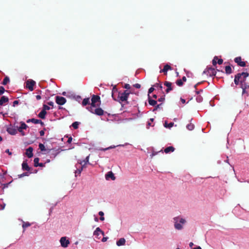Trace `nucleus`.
<instances>
[{
    "label": "nucleus",
    "instance_id": "nucleus-1",
    "mask_svg": "<svg viewBox=\"0 0 249 249\" xmlns=\"http://www.w3.org/2000/svg\"><path fill=\"white\" fill-rule=\"evenodd\" d=\"M111 96L113 99L115 101H118L120 103L123 102L127 101L130 93L127 90H124L123 92L118 91L116 86L113 87L112 89Z\"/></svg>",
    "mask_w": 249,
    "mask_h": 249
},
{
    "label": "nucleus",
    "instance_id": "nucleus-2",
    "mask_svg": "<svg viewBox=\"0 0 249 249\" xmlns=\"http://www.w3.org/2000/svg\"><path fill=\"white\" fill-rule=\"evenodd\" d=\"M174 226L176 230L181 231L183 229V226L186 223V220L180 215L174 217L173 218Z\"/></svg>",
    "mask_w": 249,
    "mask_h": 249
},
{
    "label": "nucleus",
    "instance_id": "nucleus-3",
    "mask_svg": "<svg viewBox=\"0 0 249 249\" xmlns=\"http://www.w3.org/2000/svg\"><path fill=\"white\" fill-rule=\"evenodd\" d=\"M89 156H87L83 161H81L80 162H78L75 164V167L76 168V170L74 172L75 177L80 175L84 165L89 163Z\"/></svg>",
    "mask_w": 249,
    "mask_h": 249
},
{
    "label": "nucleus",
    "instance_id": "nucleus-4",
    "mask_svg": "<svg viewBox=\"0 0 249 249\" xmlns=\"http://www.w3.org/2000/svg\"><path fill=\"white\" fill-rule=\"evenodd\" d=\"M216 71L214 68L210 67H207L203 72V74H206L209 76H213L216 75Z\"/></svg>",
    "mask_w": 249,
    "mask_h": 249
},
{
    "label": "nucleus",
    "instance_id": "nucleus-5",
    "mask_svg": "<svg viewBox=\"0 0 249 249\" xmlns=\"http://www.w3.org/2000/svg\"><path fill=\"white\" fill-rule=\"evenodd\" d=\"M36 82L32 79H28L26 81V88L30 91L34 90V87L36 85Z\"/></svg>",
    "mask_w": 249,
    "mask_h": 249
},
{
    "label": "nucleus",
    "instance_id": "nucleus-6",
    "mask_svg": "<svg viewBox=\"0 0 249 249\" xmlns=\"http://www.w3.org/2000/svg\"><path fill=\"white\" fill-rule=\"evenodd\" d=\"M55 102L58 105L62 106L66 103V99L62 96H56L55 97Z\"/></svg>",
    "mask_w": 249,
    "mask_h": 249
},
{
    "label": "nucleus",
    "instance_id": "nucleus-7",
    "mask_svg": "<svg viewBox=\"0 0 249 249\" xmlns=\"http://www.w3.org/2000/svg\"><path fill=\"white\" fill-rule=\"evenodd\" d=\"M60 242L61 246L63 248H66L70 244V241L66 237H62L60 238Z\"/></svg>",
    "mask_w": 249,
    "mask_h": 249
},
{
    "label": "nucleus",
    "instance_id": "nucleus-8",
    "mask_svg": "<svg viewBox=\"0 0 249 249\" xmlns=\"http://www.w3.org/2000/svg\"><path fill=\"white\" fill-rule=\"evenodd\" d=\"M234 62L237 64L239 66L245 67L246 63L245 61H242L240 56L236 57L234 58Z\"/></svg>",
    "mask_w": 249,
    "mask_h": 249
},
{
    "label": "nucleus",
    "instance_id": "nucleus-9",
    "mask_svg": "<svg viewBox=\"0 0 249 249\" xmlns=\"http://www.w3.org/2000/svg\"><path fill=\"white\" fill-rule=\"evenodd\" d=\"M28 127V126L26 125V124L23 122H21L20 123V125L18 128V130L19 132H20L22 136H24L25 135L24 133L22 131L23 129H26Z\"/></svg>",
    "mask_w": 249,
    "mask_h": 249
},
{
    "label": "nucleus",
    "instance_id": "nucleus-10",
    "mask_svg": "<svg viewBox=\"0 0 249 249\" xmlns=\"http://www.w3.org/2000/svg\"><path fill=\"white\" fill-rule=\"evenodd\" d=\"M94 114H95L97 115L98 116H101L105 114H107V115H109V114H108L107 112H104V111L100 107H98L97 108H95L94 109Z\"/></svg>",
    "mask_w": 249,
    "mask_h": 249
},
{
    "label": "nucleus",
    "instance_id": "nucleus-11",
    "mask_svg": "<svg viewBox=\"0 0 249 249\" xmlns=\"http://www.w3.org/2000/svg\"><path fill=\"white\" fill-rule=\"evenodd\" d=\"M6 131L9 134L12 135H15L17 133V129L11 126L7 127Z\"/></svg>",
    "mask_w": 249,
    "mask_h": 249
},
{
    "label": "nucleus",
    "instance_id": "nucleus-12",
    "mask_svg": "<svg viewBox=\"0 0 249 249\" xmlns=\"http://www.w3.org/2000/svg\"><path fill=\"white\" fill-rule=\"evenodd\" d=\"M105 178L107 180L111 179L112 180H114L116 178L114 174L111 171L108 172L106 174Z\"/></svg>",
    "mask_w": 249,
    "mask_h": 249
},
{
    "label": "nucleus",
    "instance_id": "nucleus-13",
    "mask_svg": "<svg viewBox=\"0 0 249 249\" xmlns=\"http://www.w3.org/2000/svg\"><path fill=\"white\" fill-rule=\"evenodd\" d=\"M164 85L167 88L165 90L166 92L167 93H169L170 91L173 90V87L172 86V83L171 82H168V81H165L164 83Z\"/></svg>",
    "mask_w": 249,
    "mask_h": 249
},
{
    "label": "nucleus",
    "instance_id": "nucleus-14",
    "mask_svg": "<svg viewBox=\"0 0 249 249\" xmlns=\"http://www.w3.org/2000/svg\"><path fill=\"white\" fill-rule=\"evenodd\" d=\"M33 148L32 147H29L26 149L25 154L29 158H31L33 156Z\"/></svg>",
    "mask_w": 249,
    "mask_h": 249
},
{
    "label": "nucleus",
    "instance_id": "nucleus-15",
    "mask_svg": "<svg viewBox=\"0 0 249 249\" xmlns=\"http://www.w3.org/2000/svg\"><path fill=\"white\" fill-rule=\"evenodd\" d=\"M148 101L149 104L153 107H155V106L157 104V101L155 100L152 99L150 95H148Z\"/></svg>",
    "mask_w": 249,
    "mask_h": 249
},
{
    "label": "nucleus",
    "instance_id": "nucleus-16",
    "mask_svg": "<svg viewBox=\"0 0 249 249\" xmlns=\"http://www.w3.org/2000/svg\"><path fill=\"white\" fill-rule=\"evenodd\" d=\"M49 152H50V158L53 159H54L55 157L60 153L59 149L53 150L52 151H51V150H49Z\"/></svg>",
    "mask_w": 249,
    "mask_h": 249
},
{
    "label": "nucleus",
    "instance_id": "nucleus-17",
    "mask_svg": "<svg viewBox=\"0 0 249 249\" xmlns=\"http://www.w3.org/2000/svg\"><path fill=\"white\" fill-rule=\"evenodd\" d=\"M22 169L23 170H26L29 171L30 170V167L28 166L27 160H24L22 163Z\"/></svg>",
    "mask_w": 249,
    "mask_h": 249
},
{
    "label": "nucleus",
    "instance_id": "nucleus-18",
    "mask_svg": "<svg viewBox=\"0 0 249 249\" xmlns=\"http://www.w3.org/2000/svg\"><path fill=\"white\" fill-rule=\"evenodd\" d=\"M91 100L93 104H96L98 102H100V97L98 95H93Z\"/></svg>",
    "mask_w": 249,
    "mask_h": 249
},
{
    "label": "nucleus",
    "instance_id": "nucleus-19",
    "mask_svg": "<svg viewBox=\"0 0 249 249\" xmlns=\"http://www.w3.org/2000/svg\"><path fill=\"white\" fill-rule=\"evenodd\" d=\"M9 99L7 97L2 96L0 99V106H2L4 103H8Z\"/></svg>",
    "mask_w": 249,
    "mask_h": 249
},
{
    "label": "nucleus",
    "instance_id": "nucleus-20",
    "mask_svg": "<svg viewBox=\"0 0 249 249\" xmlns=\"http://www.w3.org/2000/svg\"><path fill=\"white\" fill-rule=\"evenodd\" d=\"M102 234L103 235H104V232L102 231L99 227H97L93 232V235L94 236H98L100 234Z\"/></svg>",
    "mask_w": 249,
    "mask_h": 249
},
{
    "label": "nucleus",
    "instance_id": "nucleus-21",
    "mask_svg": "<svg viewBox=\"0 0 249 249\" xmlns=\"http://www.w3.org/2000/svg\"><path fill=\"white\" fill-rule=\"evenodd\" d=\"M172 70L171 67L168 64H166L162 70L160 71V72H163L164 73H167L168 70Z\"/></svg>",
    "mask_w": 249,
    "mask_h": 249
},
{
    "label": "nucleus",
    "instance_id": "nucleus-22",
    "mask_svg": "<svg viewBox=\"0 0 249 249\" xmlns=\"http://www.w3.org/2000/svg\"><path fill=\"white\" fill-rule=\"evenodd\" d=\"M125 240L124 238H121L119 239L118 241L116 242V245L118 246H123L125 244Z\"/></svg>",
    "mask_w": 249,
    "mask_h": 249
},
{
    "label": "nucleus",
    "instance_id": "nucleus-23",
    "mask_svg": "<svg viewBox=\"0 0 249 249\" xmlns=\"http://www.w3.org/2000/svg\"><path fill=\"white\" fill-rule=\"evenodd\" d=\"M175 148L172 146H168L164 149V152L166 154H168L170 152H173L175 151Z\"/></svg>",
    "mask_w": 249,
    "mask_h": 249
},
{
    "label": "nucleus",
    "instance_id": "nucleus-24",
    "mask_svg": "<svg viewBox=\"0 0 249 249\" xmlns=\"http://www.w3.org/2000/svg\"><path fill=\"white\" fill-rule=\"evenodd\" d=\"M47 111L42 110L38 114V117L42 119H45Z\"/></svg>",
    "mask_w": 249,
    "mask_h": 249
},
{
    "label": "nucleus",
    "instance_id": "nucleus-25",
    "mask_svg": "<svg viewBox=\"0 0 249 249\" xmlns=\"http://www.w3.org/2000/svg\"><path fill=\"white\" fill-rule=\"evenodd\" d=\"M238 75H239L240 77H241L242 76L244 77V80H242L243 81V83H244L246 78L249 76V73L247 72H242V73H238Z\"/></svg>",
    "mask_w": 249,
    "mask_h": 249
},
{
    "label": "nucleus",
    "instance_id": "nucleus-26",
    "mask_svg": "<svg viewBox=\"0 0 249 249\" xmlns=\"http://www.w3.org/2000/svg\"><path fill=\"white\" fill-rule=\"evenodd\" d=\"M39 119H35V118H32V119H28L27 120L26 122L27 123H29L30 122H32L35 124H39Z\"/></svg>",
    "mask_w": 249,
    "mask_h": 249
},
{
    "label": "nucleus",
    "instance_id": "nucleus-27",
    "mask_svg": "<svg viewBox=\"0 0 249 249\" xmlns=\"http://www.w3.org/2000/svg\"><path fill=\"white\" fill-rule=\"evenodd\" d=\"M225 71L227 74H230L232 72L231 68L230 66H226L225 67Z\"/></svg>",
    "mask_w": 249,
    "mask_h": 249
},
{
    "label": "nucleus",
    "instance_id": "nucleus-28",
    "mask_svg": "<svg viewBox=\"0 0 249 249\" xmlns=\"http://www.w3.org/2000/svg\"><path fill=\"white\" fill-rule=\"evenodd\" d=\"M241 78L239 75L237 73L236 75L234 76V82L236 85H238L239 84V80Z\"/></svg>",
    "mask_w": 249,
    "mask_h": 249
},
{
    "label": "nucleus",
    "instance_id": "nucleus-29",
    "mask_svg": "<svg viewBox=\"0 0 249 249\" xmlns=\"http://www.w3.org/2000/svg\"><path fill=\"white\" fill-rule=\"evenodd\" d=\"M89 104V98H86L83 99L82 105L83 106H86Z\"/></svg>",
    "mask_w": 249,
    "mask_h": 249
},
{
    "label": "nucleus",
    "instance_id": "nucleus-30",
    "mask_svg": "<svg viewBox=\"0 0 249 249\" xmlns=\"http://www.w3.org/2000/svg\"><path fill=\"white\" fill-rule=\"evenodd\" d=\"M174 123L171 122L169 124H168L167 122L165 121L164 123V126L166 128H171L174 125Z\"/></svg>",
    "mask_w": 249,
    "mask_h": 249
},
{
    "label": "nucleus",
    "instance_id": "nucleus-31",
    "mask_svg": "<svg viewBox=\"0 0 249 249\" xmlns=\"http://www.w3.org/2000/svg\"><path fill=\"white\" fill-rule=\"evenodd\" d=\"M9 82H10V79H9V77L5 76L4 77V78L3 79L1 84L3 85H6L7 84H8Z\"/></svg>",
    "mask_w": 249,
    "mask_h": 249
},
{
    "label": "nucleus",
    "instance_id": "nucleus-32",
    "mask_svg": "<svg viewBox=\"0 0 249 249\" xmlns=\"http://www.w3.org/2000/svg\"><path fill=\"white\" fill-rule=\"evenodd\" d=\"M80 124V123L79 122H74L72 124L71 126L74 129H76L78 128V126Z\"/></svg>",
    "mask_w": 249,
    "mask_h": 249
},
{
    "label": "nucleus",
    "instance_id": "nucleus-33",
    "mask_svg": "<svg viewBox=\"0 0 249 249\" xmlns=\"http://www.w3.org/2000/svg\"><path fill=\"white\" fill-rule=\"evenodd\" d=\"M194 127H195V125L194 124H188L186 126V128L189 130H193L194 129Z\"/></svg>",
    "mask_w": 249,
    "mask_h": 249
},
{
    "label": "nucleus",
    "instance_id": "nucleus-34",
    "mask_svg": "<svg viewBox=\"0 0 249 249\" xmlns=\"http://www.w3.org/2000/svg\"><path fill=\"white\" fill-rule=\"evenodd\" d=\"M39 159L38 158H36L34 159V162L35 167H36L38 166V164L39 163Z\"/></svg>",
    "mask_w": 249,
    "mask_h": 249
},
{
    "label": "nucleus",
    "instance_id": "nucleus-35",
    "mask_svg": "<svg viewBox=\"0 0 249 249\" xmlns=\"http://www.w3.org/2000/svg\"><path fill=\"white\" fill-rule=\"evenodd\" d=\"M99 215L100 216V219L101 221H104L105 220V217L104 216V213L102 211H100L98 213Z\"/></svg>",
    "mask_w": 249,
    "mask_h": 249
},
{
    "label": "nucleus",
    "instance_id": "nucleus-36",
    "mask_svg": "<svg viewBox=\"0 0 249 249\" xmlns=\"http://www.w3.org/2000/svg\"><path fill=\"white\" fill-rule=\"evenodd\" d=\"M39 148L40 149L41 151H46V149L45 147V146L42 143H39Z\"/></svg>",
    "mask_w": 249,
    "mask_h": 249
},
{
    "label": "nucleus",
    "instance_id": "nucleus-37",
    "mask_svg": "<svg viewBox=\"0 0 249 249\" xmlns=\"http://www.w3.org/2000/svg\"><path fill=\"white\" fill-rule=\"evenodd\" d=\"M240 83H241V88L242 89V90H243V91H242V95H244V94L247 93V92H246V87H244L242 81H241Z\"/></svg>",
    "mask_w": 249,
    "mask_h": 249
},
{
    "label": "nucleus",
    "instance_id": "nucleus-38",
    "mask_svg": "<svg viewBox=\"0 0 249 249\" xmlns=\"http://www.w3.org/2000/svg\"><path fill=\"white\" fill-rule=\"evenodd\" d=\"M74 99L77 101L78 103H80L82 100L81 97L80 95H75L74 97Z\"/></svg>",
    "mask_w": 249,
    "mask_h": 249
},
{
    "label": "nucleus",
    "instance_id": "nucleus-39",
    "mask_svg": "<svg viewBox=\"0 0 249 249\" xmlns=\"http://www.w3.org/2000/svg\"><path fill=\"white\" fill-rule=\"evenodd\" d=\"M196 101L198 103H201L203 101V97L200 95H197L196 97Z\"/></svg>",
    "mask_w": 249,
    "mask_h": 249
},
{
    "label": "nucleus",
    "instance_id": "nucleus-40",
    "mask_svg": "<svg viewBox=\"0 0 249 249\" xmlns=\"http://www.w3.org/2000/svg\"><path fill=\"white\" fill-rule=\"evenodd\" d=\"M162 103H160V104H158V105H156L155 107V108L154 109H153V111H155V110H157L158 109H160V108H162Z\"/></svg>",
    "mask_w": 249,
    "mask_h": 249
},
{
    "label": "nucleus",
    "instance_id": "nucleus-41",
    "mask_svg": "<svg viewBox=\"0 0 249 249\" xmlns=\"http://www.w3.org/2000/svg\"><path fill=\"white\" fill-rule=\"evenodd\" d=\"M176 84L178 86L181 87L183 85V83L181 79H178L176 81Z\"/></svg>",
    "mask_w": 249,
    "mask_h": 249
},
{
    "label": "nucleus",
    "instance_id": "nucleus-42",
    "mask_svg": "<svg viewBox=\"0 0 249 249\" xmlns=\"http://www.w3.org/2000/svg\"><path fill=\"white\" fill-rule=\"evenodd\" d=\"M31 224L29 222H23L22 224V228L25 229L26 228L29 227Z\"/></svg>",
    "mask_w": 249,
    "mask_h": 249
},
{
    "label": "nucleus",
    "instance_id": "nucleus-43",
    "mask_svg": "<svg viewBox=\"0 0 249 249\" xmlns=\"http://www.w3.org/2000/svg\"><path fill=\"white\" fill-rule=\"evenodd\" d=\"M87 109L89 111H90L91 113H93L94 114V109L95 108L89 106V107H87Z\"/></svg>",
    "mask_w": 249,
    "mask_h": 249
},
{
    "label": "nucleus",
    "instance_id": "nucleus-44",
    "mask_svg": "<svg viewBox=\"0 0 249 249\" xmlns=\"http://www.w3.org/2000/svg\"><path fill=\"white\" fill-rule=\"evenodd\" d=\"M50 109V107H49L48 106L45 105V104H44L43 105V108H42V109L43 110H44V111H46V110H48Z\"/></svg>",
    "mask_w": 249,
    "mask_h": 249
},
{
    "label": "nucleus",
    "instance_id": "nucleus-45",
    "mask_svg": "<svg viewBox=\"0 0 249 249\" xmlns=\"http://www.w3.org/2000/svg\"><path fill=\"white\" fill-rule=\"evenodd\" d=\"M115 147L116 146L115 145H112V146H109L108 147H107V148H106L100 149V150H102V151H107V150L115 148Z\"/></svg>",
    "mask_w": 249,
    "mask_h": 249
},
{
    "label": "nucleus",
    "instance_id": "nucleus-46",
    "mask_svg": "<svg viewBox=\"0 0 249 249\" xmlns=\"http://www.w3.org/2000/svg\"><path fill=\"white\" fill-rule=\"evenodd\" d=\"M29 173H28V172H24V173H22V174H21L20 175H18V178H22V177H23L24 176H29Z\"/></svg>",
    "mask_w": 249,
    "mask_h": 249
},
{
    "label": "nucleus",
    "instance_id": "nucleus-47",
    "mask_svg": "<svg viewBox=\"0 0 249 249\" xmlns=\"http://www.w3.org/2000/svg\"><path fill=\"white\" fill-rule=\"evenodd\" d=\"M218 59V58L217 56H214L213 61L212 63L213 66H216V64L217 63V62H216V60Z\"/></svg>",
    "mask_w": 249,
    "mask_h": 249
},
{
    "label": "nucleus",
    "instance_id": "nucleus-48",
    "mask_svg": "<svg viewBox=\"0 0 249 249\" xmlns=\"http://www.w3.org/2000/svg\"><path fill=\"white\" fill-rule=\"evenodd\" d=\"M154 86L156 88H159L160 89H162V85L160 83H156L154 85Z\"/></svg>",
    "mask_w": 249,
    "mask_h": 249
},
{
    "label": "nucleus",
    "instance_id": "nucleus-49",
    "mask_svg": "<svg viewBox=\"0 0 249 249\" xmlns=\"http://www.w3.org/2000/svg\"><path fill=\"white\" fill-rule=\"evenodd\" d=\"M5 204L2 201H0V210H3L5 208Z\"/></svg>",
    "mask_w": 249,
    "mask_h": 249
},
{
    "label": "nucleus",
    "instance_id": "nucleus-50",
    "mask_svg": "<svg viewBox=\"0 0 249 249\" xmlns=\"http://www.w3.org/2000/svg\"><path fill=\"white\" fill-rule=\"evenodd\" d=\"M5 91V90L4 88L2 86H1L0 88V95H1L3 94L4 93Z\"/></svg>",
    "mask_w": 249,
    "mask_h": 249
},
{
    "label": "nucleus",
    "instance_id": "nucleus-51",
    "mask_svg": "<svg viewBox=\"0 0 249 249\" xmlns=\"http://www.w3.org/2000/svg\"><path fill=\"white\" fill-rule=\"evenodd\" d=\"M154 90V88L153 87H151L149 89L148 91V95H150L153 91Z\"/></svg>",
    "mask_w": 249,
    "mask_h": 249
},
{
    "label": "nucleus",
    "instance_id": "nucleus-52",
    "mask_svg": "<svg viewBox=\"0 0 249 249\" xmlns=\"http://www.w3.org/2000/svg\"><path fill=\"white\" fill-rule=\"evenodd\" d=\"M165 100V95L161 96L160 98H159L158 101L159 102H163Z\"/></svg>",
    "mask_w": 249,
    "mask_h": 249
},
{
    "label": "nucleus",
    "instance_id": "nucleus-53",
    "mask_svg": "<svg viewBox=\"0 0 249 249\" xmlns=\"http://www.w3.org/2000/svg\"><path fill=\"white\" fill-rule=\"evenodd\" d=\"M19 104V101L18 100H15L13 103V106L16 107L17 105H18Z\"/></svg>",
    "mask_w": 249,
    "mask_h": 249
},
{
    "label": "nucleus",
    "instance_id": "nucleus-54",
    "mask_svg": "<svg viewBox=\"0 0 249 249\" xmlns=\"http://www.w3.org/2000/svg\"><path fill=\"white\" fill-rule=\"evenodd\" d=\"M45 130H46V128H44V129H43V130H40V131H39V134H40V135L41 136H44V134H45L44 131H45Z\"/></svg>",
    "mask_w": 249,
    "mask_h": 249
},
{
    "label": "nucleus",
    "instance_id": "nucleus-55",
    "mask_svg": "<svg viewBox=\"0 0 249 249\" xmlns=\"http://www.w3.org/2000/svg\"><path fill=\"white\" fill-rule=\"evenodd\" d=\"M150 126H153V125H152L151 122H150V121H148L147 123V126H146L147 128H149Z\"/></svg>",
    "mask_w": 249,
    "mask_h": 249
},
{
    "label": "nucleus",
    "instance_id": "nucleus-56",
    "mask_svg": "<svg viewBox=\"0 0 249 249\" xmlns=\"http://www.w3.org/2000/svg\"><path fill=\"white\" fill-rule=\"evenodd\" d=\"M133 86L137 89H140L141 88V85L138 83L134 84Z\"/></svg>",
    "mask_w": 249,
    "mask_h": 249
},
{
    "label": "nucleus",
    "instance_id": "nucleus-57",
    "mask_svg": "<svg viewBox=\"0 0 249 249\" xmlns=\"http://www.w3.org/2000/svg\"><path fill=\"white\" fill-rule=\"evenodd\" d=\"M124 88L126 89H130V86L128 84H125L124 86Z\"/></svg>",
    "mask_w": 249,
    "mask_h": 249
},
{
    "label": "nucleus",
    "instance_id": "nucleus-58",
    "mask_svg": "<svg viewBox=\"0 0 249 249\" xmlns=\"http://www.w3.org/2000/svg\"><path fill=\"white\" fill-rule=\"evenodd\" d=\"M10 183V182L9 183H4V184H2V185H3V189H4L5 188H7L9 184Z\"/></svg>",
    "mask_w": 249,
    "mask_h": 249
},
{
    "label": "nucleus",
    "instance_id": "nucleus-59",
    "mask_svg": "<svg viewBox=\"0 0 249 249\" xmlns=\"http://www.w3.org/2000/svg\"><path fill=\"white\" fill-rule=\"evenodd\" d=\"M223 60L222 59H219L217 60V64L221 65L223 63Z\"/></svg>",
    "mask_w": 249,
    "mask_h": 249
},
{
    "label": "nucleus",
    "instance_id": "nucleus-60",
    "mask_svg": "<svg viewBox=\"0 0 249 249\" xmlns=\"http://www.w3.org/2000/svg\"><path fill=\"white\" fill-rule=\"evenodd\" d=\"M48 105L50 106H52V107H53V105H54V103L52 101H50V102H48Z\"/></svg>",
    "mask_w": 249,
    "mask_h": 249
},
{
    "label": "nucleus",
    "instance_id": "nucleus-61",
    "mask_svg": "<svg viewBox=\"0 0 249 249\" xmlns=\"http://www.w3.org/2000/svg\"><path fill=\"white\" fill-rule=\"evenodd\" d=\"M72 138L71 137H70V138H69L68 141H67V142L68 143H71L72 142Z\"/></svg>",
    "mask_w": 249,
    "mask_h": 249
},
{
    "label": "nucleus",
    "instance_id": "nucleus-62",
    "mask_svg": "<svg viewBox=\"0 0 249 249\" xmlns=\"http://www.w3.org/2000/svg\"><path fill=\"white\" fill-rule=\"evenodd\" d=\"M158 153V152H153L151 154V155H150V156L151 158H152L153 156H155L156 155H157V154Z\"/></svg>",
    "mask_w": 249,
    "mask_h": 249
},
{
    "label": "nucleus",
    "instance_id": "nucleus-63",
    "mask_svg": "<svg viewBox=\"0 0 249 249\" xmlns=\"http://www.w3.org/2000/svg\"><path fill=\"white\" fill-rule=\"evenodd\" d=\"M203 92V89H200L199 90H196V94H199V93Z\"/></svg>",
    "mask_w": 249,
    "mask_h": 249
},
{
    "label": "nucleus",
    "instance_id": "nucleus-64",
    "mask_svg": "<svg viewBox=\"0 0 249 249\" xmlns=\"http://www.w3.org/2000/svg\"><path fill=\"white\" fill-rule=\"evenodd\" d=\"M107 239H108L107 237H104L102 239V241L103 242H105L107 240Z\"/></svg>",
    "mask_w": 249,
    "mask_h": 249
}]
</instances>
